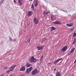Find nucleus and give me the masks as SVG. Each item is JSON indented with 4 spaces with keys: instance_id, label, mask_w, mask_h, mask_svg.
<instances>
[{
    "instance_id": "obj_1",
    "label": "nucleus",
    "mask_w": 76,
    "mask_h": 76,
    "mask_svg": "<svg viewBox=\"0 0 76 76\" xmlns=\"http://www.w3.org/2000/svg\"><path fill=\"white\" fill-rule=\"evenodd\" d=\"M37 61V60L34 56L31 57L29 59L30 63H36Z\"/></svg>"
},
{
    "instance_id": "obj_2",
    "label": "nucleus",
    "mask_w": 76,
    "mask_h": 76,
    "mask_svg": "<svg viewBox=\"0 0 76 76\" xmlns=\"http://www.w3.org/2000/svg\"><path fill=\"white\" fill-rule=\"evenodd\" d=\"M32 67L31 66L29 68L26 69V73L27 74H29V73L31 71H32Z\"/></svg>"
},
{
    "instance_id": "obj_3",
    "label": "nucleus",
    "mask_w": 76,
    "mask_h": 76,
    "mask_svg": "<svg viewBox=\"0 0 76 76\" xmlns=\"http://www.w3.org/2000/svg\"><path fill=\"white\" fill-rule=\"evenodd\" d=\"M37 73H38V69H35L32 72V75H37Z\"/></svg>"
},
{
    "instance_id": "obj_4",
    "label": "nucleus",
    "mask_w": 76,
    "mask_h": 76,
    "mask_svg": "<svg viewBox=\"0 0 76 76\" xmlns=\"http://www.w3.org/2000/svg\"><path fill=\"white\" fill-rule=\"evenodd\" d=\"M33 20L34 21V23L35 24H38V23H39V21L37 19V18L36 17H34V18Z\"/></svg>"
},
{
    "instance_id": "obj_5",
    "label": "nucleus",
    "mask_w": 76,
    "mask_h": 76,
    "mask_svg": "<svg viewBox=\"0 0 76 76\" xmlns=\"http://www.w3.org/2000/svg\"><path fill=\"white\" fill-rule=\"evenodd\" d=\"M53 24H54V25H61V21H55L54 22H53Z\"/></svg>"
},
{
    "instance_id": "obj_6",
    "label": "nucleus",
    "mask_w": 76,
    "mask_h": 76,
    "mask_svg": "<svg viewBox=\"0 0 76 76\" xmlns=\"http://www.w3.org/2000/svg\"><path fill=\"white\" fill-rule=\"evenodd\" d=\"M73 23H69V24L66 23V26L68 27H72V26H73Z\"/></svg>"
},
{
    "instance_id": "obj_7",
    "label": "nucleus",
    "mask_w": 76,
    "mask_h": 76,
    "mask_svg": "<svg viewBox=\"0 0 76 76\" xmlns=\"http://www.w3.org/2000/svg\"><path fill=\"white\" fill-rule=\"evenodd\" d=\"M16 65H15L12 66L10 68V70L12 71L13 70V69H15V67H16Z\"/></svg>"
},
{
    "instance_id": "obj_8",
    "label": "nucleus",
    "mask_w": 76,
    "mask_h": 76,
    "mask_svg": "<svg viewBox=\"0 0 76 76\" xmlns=\"http://www.w3.org/2000/svg\"><path fill=\"white\" fill-rule=\"evenodd\" d=\"M62 60V58L58 59L55 62H54L53 63L55 64H56V63H58V62H59V61H60V60Z\"/></svg>"
},
{
    "instance_id": "obj_9",
    "label": "nucleus",
    "mask_w": 76,
    "mask_h": 76,
    "mask_svg": "<svg viewBox=\"0 0 76 76\" xmlns=\"http://www.w3.org/2000/svg\"><path fill=\"white\" fill-rule=\"evenodd\" d=\"M25 66H22L21 69L20 70V71H25Z\"/></svg>"
},
{
    "instance_id": "obj_10",
    "label": "nucleus",
    "mask_w": 76,
    "mask_h": 76,
    "mask_svg": "<svg viewBox=\"0 0 76 76\" xmlns=\"http://www.w3.org/2000/svg\"><path fill=\"white\" fill-rule=\"evenodd\" d=\"M38 50H41L43 49V47L42 46H38L37 47Z\"/></svg>"
},
{
    "instance_id": "obj_11",
    "label": "nucleus",
    "mask_w": 76,
    "mask_h": 76,
    "mask_svg": "<svg viewBox=\"0 0 76 76\" xmlns=\"http://www.w3.org/2000/svg\"><path fill=\"white\" fill-rule=\"evenodd\" d=\"M67 48V46H64L63 48L61 49V51H65V50H66Z\"/></svg>"
},
{
    "instance_id": "obj_12",
    "label": "nucleus",
    "mask_w": 76,
    "mask_h": 76,
    "mask_svg": "<svg viewBox=\"0 0 76 76\" xmlns=\"http://www.w3.org/2000/svg\"><path fill=\"white\" fill-rule=\"evenodd\" d=\"M25 66L27 67H29L31 66V64H29L28 62H27Z\"/></svg>"
},
{
    "instance_id": "obj_13",
    "label": "nucleus",
    "mask_w": 76,
    "mask_h": 76,
    "mask_svg": "<svg viewBox=\"0 0 76 76\" xmlns=\"http://www.w3.org/2000/svg\"><path fill=\"white\" fill-rule=\"evenodd\" d=\"M61 74H60V73L58 71L56 72V76H61Z\"/></svg>"
},
{
    "instance_id": "obj_14",
    "label": "nucleus",
    "mask_w": 76,
    "mask_h": 76,
    "mask_svg": "<svg viewBox=\"0 0 76 76\" xmlns=\"http://www.w3.org/2000/svg\"><path fill=\"white\" fill-rule=\"evenodd\" d=\"M32 14V12H31V11H29L28 12V16H31Z\"/></svg>"
},
{
    "instance_id": "obj_15",
    "label": "nucleus",
    "mask_w": 76,
    "mask_h": 76,
    "mask_svg": "<svg viewBox=\"0 0 76 76\" xmlns=\"http://www.w3.org/2000/svg\"><path fill=\"white\" fill-rule=\"evenodd\" d=\"M75 48H72L71 51H70L69 53V54H70V53H73V52L74 51H75Z\"/></svg>"
},
{
    "instance_id": "obj_16",
    "label": "nucleus",
    "mask_w": 76,
    "mask_h": 76,
    "mask_svg": "<svg viewBox=\"0 0 76 76\" xmlns=\"http://www.w3.org/2000/svg\"><path fill=\"white\" fill-rule=\"evenodd\" d=\"M38 0H36V3L35 4H34V6L35 7H37V6H38Z\"/></svg>"
},
{
    "instance_id": "obj_17",
    "label": "nucleus",
    "mask_w": 76,
    "mask_h": 76,
    "mask_svg": "<svg viewBox=\"0 0 76 76\" xmlns=\"http://www.w3.org/2000/svg\"><path fill=\"white\" fill-rule=\"evenodd\" d=\"M31 9H32V10L33 11H34V4H32Z\"/></svg>"
},
{
    "instance_id": "obj_18",
    "label": "nucleus",
    "mask_w": 76,
    "mask_h": 76,
    "mask_svg": "<svg viewBox=\"0 0 76 76\" xmlns=\"http://www.w3.org/2000/svg\"><path fill=\"white\" fill-rule=\"evenodd\" d=\"M51 29V31H54V30H56V28L53 26L52 27Z\"/></svg>"
},
{
    "instance_id": "obj_19",
    "label": "nucleus",
    "mask_w": 76,
    "mask_h": 76,
    "mask_svg": "<svg viewBox=\"0 0 76 76\" xmlns=\"http://www.w3.org/2000/svg\"><path fill=\"white\" fill-rule=\"evenodd\" d=\"M22 1V0H18V3H19V4H20V5H22V4L21 3V1Z\"/></svg>"
},
{
    "instance_id": "obj_20",
    "label": "nucleus",
    "mask_w": 76,
    "mask_h": 76,
    "mask_svg": "<svg viewBox=\"0 0 76 76\" xmlns=\"http://www.w3.org/2000/svg\"><path fill=\"white\" fill-rule=\"evenodd\" d=\"M75 36H76V33L75 32L73 34V38H75Z\"/></svg>"
},
{
    "instance_id": "obj_21",
    "label": "nucleus",
    "mask_w": 76,
    "mask_h": 76,
    "mask_svg": "<svg viewBox=\"0 0 76 76\" xmlns=\"http://www.w3.org/2000/svg\"><path fill=\"white\" fill-rule=\"evenodd\" d=\"M76 40L75 39H74L73 42H72L73 44H75V43H76Z\"/></svg>"
},
{
    "instance_id": "obj_22",
    "label": "nucleus",
    "mask_w": 76,
    "mask_h": 76,
    "mask_svg": "<svg viewBox=\"0 0 76 76\" xmlns=\"http://www.w3.org/2000/svg\"><path fill=\"white\" fill-rule=\"evenodd\" d=\"M3 3V2L1 1H0V6H1Z\"/></svg>"
},
{
    "instance_id": "obj_23",
    "label": "nucleus",
    "mask_w": 76,
    "mask_h": 76,
    "mask_svg": "<svg viewBox=\"0 0 76 76\" xmlns=\"http://www.w3.org/2000/svg\"><path fill=\"white\" fill-rule=\"evenodd\" d=\"M43 57H44V56H42L40 58V61H42V60L43 59Z\"/></svg>"
},
{
    "instance_id": "obj_24",
    "label": "nucleus",
    "mask_w": 76,
    "mask_h": 76,
    "mask_svg": "<svg viewBox=\"0 0 76 76\" xmlns=\"http://www.w3.org/2000/svg\"><path fill=\"white\" fill-rule=\"evenodd\" d=\"M12 70H10H10H8V71H7L6 72L7 73H9L10 72H11V71H12Z\"/></svg>"
},
{
    "instance_id": "obj_25",
    "label": "nucleus",
    "mask_w": 76,
    "mask_h": 76,
    "mask_svg": "<svg viewBox=\"0 0 76 76\" xmlns=\"http://www.w3.org/2000/svg\"><path fill=\"white\" fill-rule=\"evenodd\" d=\"M30 38L28 39L27 41L28 43L29 42H30Z\"/></svg>"
},
{
    "instance_id": "obj_26",
    "label": "nucleus",
    "mask_w": 76,
    "mask_h": 76,
    "mask_svg": "<svg viewBox=\"0 0 76 76\" xmlns=\"http://www.w3.org/2000/svg\"><path fill=\"white\" fill-rule=\"evenodd\" d=\"M10 40L11 41H12V38H10Z\"/></svg>"
},
{
    "instance_id": "obj_27",
    "label": "nucleus",
    "mask_w": 76,
    "mask_h": 76,
    "mask_svg": "<svg viewBox=\"0 0 76 76\" xmlns=\"http://www.w3.org/2000/svg\"><path fill=\"white\" fill-rule=\"evenodd\" d=\"M52 64V63H51V62L48 63V64L49 65H50V64Z\"/></svg>"
},
{
    "instance_id": "obj_28",
    "label": "nucleus",
    "mask_w": 76,
    "mask_h": 76,
    "mask_svg": "<svg viewBox=\"0 0 76 76\" xmlns=\"http://www.w3.org/2000/svg\"><path fill=\"white\" fill-rule=\"evenodd\" d=\"M74 30V29L71 28L70 29V31H73Z\"/></svg>"
},
{
    "instance_id": "obj_29",
    "label": "nucleus",
    "mask_w": 76,
    "mask_h": 76,
    "mask_svg": "<svg viewBox=\"0 0 76 76\" xmlns=\"http://www.w3.org/2000/svg\"><path fill=\"white\" fill-rule=\"evenodd\" d=\"M64 12H65L66 13H67V11H64Z\"/></svg>"
},
{
    "instance_id": "obj_30",
    "label": "nucleus",
    "mask_w": 76,
    "mask_h": 76,
    "mask_svg": "<svg viewBox=\"0 0 76 76\" xmlns=\"http://www.w3.org/2000/svg\"><path fill=\"white\" fill-rule=\"evenodd\" d=\"M51 19H53V17L52 16V15L51 16Z\"/></svg>"
},
{
    "instance_id": "obj_31",
    "label": "nucleus",
    "mask_w": 76,
    "mask_h": 76,
    "mask_svg": "<svg viewBox=\"0 0 76 76\" xmlns=\"http://www.w3.org/2000/svg\"><path fill=\"white\" fill-rule=\"evenodd\" d=\"M7 69V67H4V69Z\"/></svg>"
},
{
    "instance_id": "obj_32",
    "label": "nucleus",
    "mask_w": 76,
    "mask_h": 76,
    "mask_svg": "<svg viewBox=\"0 0 76 76\" xmlns=\"http://www.w3.org/2000/svg\"><path fill=\"white\" fill-rule=\"evenodd\" d=\"M14 3H16V0H14Z\"/></svg>"
},
{
    "instance_id": "obj_33",
    "label": "nucleus",
    "mask_w": 76,
    "mask_h": 76,
    "mask_svg": "<svg viewBox=\"0 0 76 76\" xmlns=\"http://www.w3.org/2000/svg\"><path fill=\"white\" fill-rule=\"evenodd\" d=\"M46 14L45 13V11H43V15Z\"/></svg>"
},
{
    "instance_id": "obj_34",
    "label": "nucleus",
    "mask_w": 76,
    "mask_h": 76,
    "mask_svg": "<svg viewBox=\"0 0 76 76\" xmlns=\"http://www.w3.org/2000/svg\"><path fill=\"white\" fill-rule=\"evenodd\" d=\"M4 0H2L1 1L3 3V2H4Z\"/></svg>"
},
{
    "instance_id": "obj_35",
    "label": "nucleus",
    "mask_w": 76,
    "mask_h": 76,
    "mask_svg": "<svg viewBox=\"0 0 76 76\" xmlns=\"http://www.w3.org/2000/svg\"><path fill=\"white\" fill-rule=\"evenodd\" d=\"M46 15H48V12H47L46 13H45Z\"/></svg>"
},
{
    "instance_id": "obj_36",
    "label": "nucleus",
    "mask_w": 76,
    "mask_h": 76,
    "mask_svg": "<svg viewBox=\"0 0 76 76\" xmlns=\"http://www.w3.org/2000/svg\"><path fill=\"white\" fill-rule=\"evenodd\" d=\"M56 70V68H55L54 69V71H55V70Z\"/></svg>"
},
{
    "instance_id": "obj_37",
    "label": "nucleus",
    "mask_w": 76,
    "mask_h": 76,
    "mask_svg": "<svg viewBox=\"0 0 76 76\" xmlns=\"http://www.w3.org/2000/svg\"><path fill=\"white\" fill-rule=\"evenodd\" d=\"M47 12L48 13H50V11H48Z\"/></svg>"
},
{
    "instance_id": "obj_38",
    "label": "nucleus",
    "mask_w": 76,
    "mask_h": 76,
    "mask_svg": "<svg viewBox=\"0 0 76 76\" xmlns=\"http://www.w3.org/2000/svg\"><path fill=\"white\" fill-rule=\"evenodd\" d=\"M25 42H26L27 43H28V41H25Z\"/></svg>"
},
{
    "instance_id": "obj_39",
    "label": "nucleus",
    "mask_w": 76,
    "mask_h": 76,
    "mask_svg": "<svg viewBox=\"0 0 76 76\" xmlns=\"http://www.w3.org/2000/svg\"><path fill=\"white\" fill-rule=\"evenodd\" d=\"M61 10L62 11H63V12L64 11V10Z\"/></svg>"
},
{
    "instance_id": "obj_40",
    "label": "nucleus",
    "mask_w": 76,
    "mask_h": 76,
    "mask_svg": "<svg viewBox=\"0 0 76 76\" xmlns=\"http://www.w3.org/2000/svg\"><path fill=\"white\" fill-rule=\"evenodd\" d=\"M33 0H29V1H32Z\"/></svg>"
},
{
    "instance_id": "obj_41",
    "label": "nucleus",
    "mask_w": 76,
    "mask_h": 76,
    "mask_svg": "<svg viewBox=\"0 0 76 76\" xmlns=\"http://www.w3.org/2000/svg\"><path fill=\"white\" fill-rule=\"evenodd\" d=\"M74 39H75H75H76V37H75V38Z\"/></svg>"
},
{
    "instance_id": "obj_42",
    "label": "nucleus",
    "mask_w": 76,
    "mask_h": 76,
    "mask_svg": "<svg viewBox=\"0 0 76 76\" xmlns=\"http://www.w3.org/2000/svg\"><path fill=\"white\" fill-rule=\"evenodd\" d=\"M56 8H57V9H58V7H56Z\"/></svg>"
},
{
    "instance_id": "obj_43",
    "label": "nucleus",
    "mask_w": 76,
    "mask_h": 76,
    "mask_svg": "<svg viewBox=\"0 0 76 76\" xmlns=\"http://www.w3.org/2000/svg\"><path fill=\"white\" fill-rule=\"evenodd\" d=\"M23 31L24 32H25V30H24Z\"/></svg>"
},
{
    "instance_id": "obj_44",
    "label": "nucleus",
    "mask_w": 76,
    "mask_h": 76,
    "mask_svg": "<svg viewBox=\"0 0 76 76\" xmlns=\"http://www.w3.org/2000/svg\"><path fill=\"white\" fill-rule=\"evenodd\" d=\"M61 72V71H60V72H59V73H60Z\"/></svg>"
},
{
    "instance_id": "obj_45",
    "label": "nucleus",
    "mask_w": 76,
    "mask_h": 76,
    "mask_svg": "<svg viewBox=\"0 0 76 76\" xmlns=\"http://www.w3.org/2000/svg\"><path fill=\"white\" fill-rule=\"evenodd\" d=\"M9 76H12V75H10Z\"/></svg>"
},
{
    "instance_id": "obj_46",
    "label": "nucleus",
    "mask_w": 76,
    "mask_h": 76,
    "mask_svg": "<svg viewBox=\"0 0 76 76\" xmlns=\"http://www.w3.org/2000/svg\"><path fill=\"white\" fill-rule=\"evenodd\" d=\"M1 76H2V75H1Z\"/></svg>"
},
{
    "instance_id": "obj_47",
    "label": "nucleus",
    "mask_w": 76,
    "mask_h": 76,
    "mask_svg": "<svg viewBox=\"0 0 76 76\" xmlns=\"http://www.w3.org/2000/svg\"><path fill=\"white\" fill-rule=\"evenodd\" d=\"M59 1H61V0H59Z\"/></svg>"
}]
</instances>
